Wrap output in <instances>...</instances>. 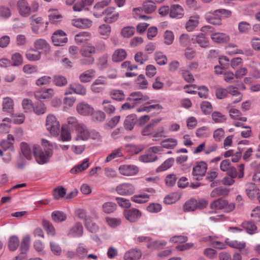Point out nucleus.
Listing matches in <instances>:
<instances>
[{
	"label": "nucleus",
	"instance_id": "nucleus-24",
	"mask_svg": "<svg viewBox=\"0 0 260 260\" xmlns=\"http://www.w3.org/2000/svg\"><path fill=\"white\" fill-rule=\"evenodd\" d=\"M199 16L198 15H194L190 17L189 20L187 21L185 25L186 30L188 31H192L198 26L199 24Z\"/></svg>",
	"mask_w": 260,
	"mask_h": 260
},
{
	"label": "nucleus",
	"instance_id": "nucleus-41",
	"mask_svg": "<svg viewBox=\"0 0 260 260\" xmlns=\"http://www.w3.org/2000/svg\"><path fill=\"white\" fill-rule=\"evenodd\" d=\"M197 209H198L197 201L195 199H190L183 206V210L186 212L193 211Z\"/></svg>",
	"mask_w": 260,
	"mask_h": 260
},
{
	"label": "nucleus",
	"instance_id": "nucleus-54",
	"mask_svg": "<svg viewBox=\"0 0 260 260\" xmlns=\"http://www.w3.org/2000/svg\"><path fill=\"white\" fill-rule=\"evenodd\" d=\"M167 244V242L165 240H157L148 243L147 247L148 248L155 249L160 248L165 246Z\"/></svg>",
	"mask_w": 260,
	"mask_h": 260
},
{
	"label": "nucleus",
	"instance_id": "nucleus-34",
	"mask_svg": "<svg viewBox=\"0 0 260 260\" xmlns=\"http://www.w3.org/2000/svg\"><path fill=\"white\" fill-rule=\"evenodd\" d=\"M109 94L111 99L117 101H123L125 98L124 92L121 90L112 89L109 91Z\"/></svg>",
	"mask_w": 260,
	"mask_h": 260
},
{
	"label": "nucleus",
	"instance_id": "nucleus-31",
	"mask_svg": "<svg viewBox=\"0 0 260 260\" xmlns=\"http://www.w3.org/2000/svg\"><path fill=\"white\" fill-rule=\"evenodd\" d=\"M178 144V141L175 138H167L163 140L160 145L162 148L166 149H174Z\"/></svg>",
	"mask_w": 260,
	"mask_h": 260
},
{
	"label": "nucleus",
	"instance_id": "nucleus-56",
	"mask_svg": "<svg viewBox=\"0 0 260 260\" xmlns=\"http://www.w3.org/2000/svg\"><path fill=\"white\" fill-rule=\"evenodd\" d=\"M60 139L63 142L69 141L71 140V133L66 126H62L61 127Z\"/></svg>",
	"mask_w": 260,
	"mask_h": 260
},
{
	"label": "nucleus",
	"instance_id": "nucleus-45",
	"mask_svg": "<svg viewBox=\"0 0 260 260\" xmlns=\"http://www.w3.org/2000/svg\"><path fill=\"white\" fill-rule=\"evenodd\" d=\"M91 119L93 121L101 122L103 121L106 118L105 114L102 111H97L91 113Z\"/></svg>",
	"mask_w": 260,
	"mask_h": 260
},
{
	"label": "nucleus",
	"instance_id": "nucleus-32",
	"mask_svg": "<svg viewBox=\"0 0 260 260\" xmlns=\"http://www.w3.org/2000/svg\"><path fill=\"white\" fill-rule=\"evenodd\" d=\"M80 52L82 56L88 57L91 54L95 53L96 49L94 46L88 43L81 47Z\"/></svg>",
	"mask_w": 260,
	"mask_h": 260
},
{
	"label": "nucleus",
	"instance_id": "nucleus-23",
	"mask_svg": "<svg viewBox=\"0 0 260 260\" xmlns=\"http://www.w3.org/2000/svg\"><path fill=\"white\" fill-rule=\"evenodd\" d=\"M54 94V90L52 88H48L45 90H40L35 93V96L37 99H47L51 98Z\"/></svg>",
	"mask_w": 260,
	"mask_h": 260
},
{
	"label": "nucleus",
	"instance_id": "nucleus-61",
	"mask_svg": "<svg viewBox=\"0 0 260 260\" xmlns=\"http://www.w3.org/2000/svg\"><path fill=\"white\" fill-rule=\"evenodd\" d=\"M115 200L118 205L122 208H128L131 206V202L128 199L121 197H116Z\"/></svg>",
	"mask_w": 260,
	"mask_h": 260
},
{
	"label": "nucleus",
	"instance_id": "nucleus-60",
	"mask_svg": "<svg viewBox=\"0 0 260 260\" xmlns=\"http://www.w3.org/2000/svg\"><path fill=\"white\" fill-rule=\"evenodd\" d=\"M62 16L56 10H53L51 12L49 15V21L51 23H57L60 20Z\"/></svg>",
	"mask_w": 260,
	"mask_h": 260
},
{
	"label": "nucleus",
	"instance_id": "nucleus-14",
	"mask_svg": "<svg viewBox=\"0 0 260 260\" xmlns=\"http://www.w3.org/2000/svg\"><path fill=\"white\" fill-rule=\"evenodd\" d=\"M76 110L77 112L83 116H87L90 115L93 111L92 108L89 104L85 102H81L79 103L76 106Z\"/></svg>",
	"mask_w": 260,
	"mask_h": 260
},
{
	"label": "nucleus",
	"instance_id": "nucleus-19",
	"mask_svg": "<svg viewBox=\"0 0 260 260\" xmlns=\"http://www.w3.org/2000/svg\"><path fill=\"white\" fill-rule=\"evenodd\" d=\"M169 14L171 18L177 19L181 18L184 15L183 9L179 5H172L170 8Z\"/></svg>",
	"mask_w": 260,
	"mask_h": 260
},
{
	"label": "nucleus",
	"instance_id": "nucleus-3",
	"mask_svg": "<svg viewBox=\"0 0 260 260\" xmlns=\"http://www.w3.org/2000/svg\"><path fill=\"white\" fill-rule=\"evenodd\" d=\"M210 208L212 209H224L225 212H230L235 209V206L233 203L229 204L227 201L220 198L212 202Z\"/></svg>",
	"mask_w": 260,
	"mask_h": 260
},
{
	"label": "nucleus",
	"instance_id": "nucleus-47",
	"mask_svg": "<svg viewBox=\"0 0 260 260\" xmlns=\"http://www.w3.org/2000/svg\"><path fill=\"white\" fill-rule=\"evenodd\" d=\"M174 162V159L172 157L166 159L159 167L156 169V172H162L171 168Z\"/></svg>",
	"mask_w": 260,
	"mask_h": 260
},
{
	"label": "nucleus",
	"instance_id": "nucleus-21",
	"mask_svg": "<svg viewBox=\"0 0 260 260\" xmlns=\"http://www.w3.org/2000/svg\"><path fill=\"white\" fill-rule=\"evenodd\" d=\"M89 161L88 158L84 159L81 164L76 165L71 169V173L76 174L85 170L89 166Z\"/></svg>",
	"mask_w": 260,
	"mask_h": 260
},
{
	"label": "nucleus",
	"instance_id": "nucleus-9",
	"mask_svg": "<svg viewBox=\"0 0 260 260\" xmlns=\"http://www.w3.org/2000/svg\"><path fill=\"white\" fill-rule=\"evenodd\" d=\"M119 171L121 175L130 176L136 175L139 172V169L134 165H124L119 167Z\"/></svg>",
	"mask_w": 260,
	"mask_h": 260
},
{
	"label": "nucleus",
	"instance_id": "nucleus-8",
	"mask_svg": "<svg viewBox=\"0 0 260 260\" xmlns=\"http://www.w3.org/2000/svg\"><path fill=\"white\" fill-rule=\"evenodd\" d=\"M52 40L55 46H62L68 40L66 33L61 30H58L54 32L52 36Z\"/></svg>",
	"mask_w": 260,
	"mask_h": 260
},
{
	"label": "nucleus",
	"instance_id": "nucleus-29",
	"mask_svg": "<svg viewBox=\"0 0 260 260\" xmlns=\"http://www.w3.org/2000/svg\"><path fill=\"white\" fill-rule=\"evenodd\" d=\"M70 89L73 91V92L77 94L84 95L86 93V88L82 85L78 83H71L69 85Z\"/></svg>",
	"mask_w": 260,
	"mask_h": 260
},
{
	"label": "nucleus",
	"instance_id": "nucleus-40",
	"mask_svg": "<svg viewBox=\"0 0 260 260\" xmlns=\"http://www.w3.org/2000/svg\"><path fill=\"white\" fill-rule=\"evenodd\" d=\"M149 196L146 193L138 194L132 197V200L138 204H143L148 201Z\"/></svg>",
	"mask_w": 260,
	"mask_h": 260
},
{
	"label": "nucleus",
	"instance_id": "nucleus-44",
	"mask_svg": "<svg viewBox=\"0 0 260 260\" xmlns=\"http://www.w3.org/2000/svg\"><path fill=\"white\" fill-rule=\"evenodd\" d=\"M116 204L111 202H106L102 206L103 211L107 214L114 212L116 209Z\"/></svg>",
	"mask_w": 260,
	"mask_h": 260
},
{
	"label": "nucleus",
	"instance_id": "nucleus-33",
	"mask_svg": "<svg viewBox=\"0 0 260 260\" xmlns=\"http://www.w3.org/2000/svg\"><path fill=\"white\" fill-rule=\"evenodd\" d=\"M126 51L123 49H118L112 55V60L114 62H120L123 60L126 57Z\"/></svg>",
	"mask_w": 260,
	"mask_h": 260
},
{
	"label": "nucleus",
	"instance_id": "nucleus-58",
	"mask_svg": "<svg viewBox=\"0 0 260 260\" xmlns=\"http://www.w3.org/2000/svg\"><path fill=\"white\" fill-rule=\"evenodd\" d=\"M136 83L139 88L142 89H146L148 86V82L145 79L144 75H140L136 80Z\"/></svg>",
	"mask_w": 260,
	"mask_h": 260
},
{
	"label": "nucleus",
	"instance_id": "nucleus-16",
	"mask_svg": "<svg viewBox=\"0 0 260 260\" xmlns=\"http://www.w3.org/2000/svg\"><path fill=\"white\" fill-rule=\"evenodd\" d=\"M142 251L137 248L131 249L124 255V260H138L142 256Z\"/></svg>",
	"mask_w": 260,
	"mask_h": 260
},
{
	"label": "nucleus",
	"instance_id": "nucleus-52",
	"mask_svg": "<svg viewBox=\"0 0 260 260\" xmlns=\"http://www.w3.org/2000/svg\"><path fill=\"white\" fill-rule=\"evenodd\" d=\"M42 223L47 233L52 236H54L55 235V230L52 224L46 220H43Z\"/></svg>",
	"mask_w": 260,
	"mask_h": 260
},
{
	"label": "nucleus",
	"instance_id": "nucleus-30",
	"mask_svg": "<svg viewBox=\"0 0 260 260\" xmlns=\"http://www.w3.org/2000/svg\"><path fill=\"white\" fill-rule=\"evenodd\" d=\"M14 102L11 98L6 97L3 99L2 106L4 111L11 114L12 113L14 109Z\"/></svg>",
	"mask_w": 260,
	"mask_h": 260
},
{
	"label": "nucleus",
	"instance_id": "nucleus-59",
	"mask_svg": "<svg viewBox=\"0 0 260 260\" xmlns=\"http://www.w3.org/2000/svg\"><path fill=\"white\" fill-rule=\"evenodd\" d=\"M10 120L9 118H5L0 124V132L2 133H8L10 128Z\"/></svg>",
	"mask_w": 260,
	"mask_h": 260
},
{
	"label": "nucleus",
	"instance_id": "nucleus-48",
	"mask_svg": "<svg viewBox=\"0 0 260 260\" xmlns=\"http://www.w3.org/2000/svg\"><path fill=\"white\" fill-rule=\"evenodd\" d=\"M90 33L88 31H82L75 36V40L78 43H81L87 41L90 37Z\"/></svg>",
	"mask_w": 260,
	"mask_h": 260
},
{
	"label": "nucleus",
	"instance_id": "nucleus-42",
	"mask_svg": "<svg viewBox=\"0 0 260 260\" xmlns=\"http://www.w3.org/2000/svg\"><path fill=\"white\" fill-rule=\"evenodd\" d=\"M104 110L108 114L111 115L114 113L115 107L111 104V102L108 100H104L103 101Z\"/></svg>",
	"mask_w": 260,
	"mask_h": 260
},
{
	"label": "nucleus",
	"instance_id": "nucleus-27",
	"mask_svg": "<svg viewBox=\"0 0 260 260\" xmlns=\"http://www.w3.org/2000/svg\"><path fill=\"white\" fill-rule=\"evenodd\" d=\"M111 0H103L101 2L97 3L93 7L94 16L99 17L102 16V12L100 11L105 7L107 6L110 3Z\"/></svg>",
	"mask_w": 260,
	"mask_h": 260
},
{
	"label": "nucleus",
	"instance_id": "nucleus-25",
	"mask_svg": "<svg viewBox=\"0 0 260 260\" xmlns=\"http://www.w3.org/2000/svg\"><path fill=\"white\" fill-rule=\"evenodd\" d=\"M246 193L248 197L250 199L255 198L259 193V188L252 183H249L246 184Z\"/></svg>",
	"mask_w": 260,
	"mask_h": 260
},
{
	"label": "nucleus",
	"instance_id": "nucleus-36",
	"mask_svg": "<svg viewBox=\"0 0 260 260\" xmlns=\"http://www.w3.org/2000/svg\"><path fill=\"white\" fill-rule=\"evenodd\" d=\"M94 75V71L92 70L86 71L79 76V80L82 83L90 82Z\"/></svg>",
	"mask_w": 260,
	"mask_h": 260
},
{
	"label": "nucleus",
	"instance_id": "nucleus-10",
	"mask_svg": "<svg viewBox=\"0 0 260 260\" xmlns=\"http://www.w3.org/2000/svg\"><path fill=\"white\" fill-rule=\"evenodd\" d=\"M17 7L20 15L23 17H27L30 14V7L26 0H18Z\"/></svg>",
	"mask_w": 260,
	"mask_h": 260
},
{
	"label": "nucleus",
	"instance_id": "nucleus-55",
	"mask_svg": "<svg viewBox=\"0 0 260 260\" xmlns=\"http://www.w3.org/2000/svg\"><path fill=\"white\" fill-rule=\"evenodd\" d=\"M229 112L231 117L235 119L239 120L241 121H246L247 120L246 117L241 116V112L236 109H231Z\"/></svg>",
	"mask_w": 260,
	"mask_h": 260
},
{
	"label": "nucleus",
	"instance_id": "nucleus-4",
	"mask_svg": "<svg viewBox=\"0 0 260 260\" xmlns=\"http://www.w3.org/2000/svg\"><path fill=\"white\" fill-rule=\"evenodd\" d=\"M75 130L77 133L75 140L86 141L90 138L89 131L85 124L77 123L75 125Z\"/></svg>",
	"mask_w": 260,
	"mask_h": 260
},
{
	"label": "nucleus",
	"instance_id": "nucleus-17",
	"mask_svg": "<svg viewBox=\"0 0 260 260\" xmlns=\"http://www.w3.org/2000/svg\"><path fill=\"white\" fill-rule=\"evenodd\" d=\"M211 38L214 42L219 44L225 43L230 40V38L228 35L219 32L212 34Z\"/></svg>",
	"mask_w": 260,
	"mask_h": 260
},
{
	"label": "nucleus",
	"instance_id": "nucleus-11",
	"mask_svg": "<svg viewBox=\"0 0 260 260\" xmlns=\"http://www.w3.org/2000/svg\"><path fill=\"white\" fill-rule=\"evenodd\" d=\"M124 215L125 218L131 222H136L141 216V212L137 209L125 210Z\"/></svg>",
	"mask_w": 260,
	"mask_h": 260
},
{
	"label": "nucleus",
	"instance_id": "nucleus-49",
	"mask_svg": "<svg viewBox=\"0 0 260 260\" xmlns=\"http://www.w3.org/2000/svg\"><path fill=\"white\" fill-rule=\"evenodd\" d=\"M30 237L29 236H25L20 245V251L22 254L26 253L29 248Z\"/></svg>",
	"mask_w": 260,
	"mask_h": 260
},
{
	"label": "nucleus",
	"instance_id": "nucleus-62",
	"mask_svg": "<svg viewBox=\"0 0 260 260\" xmlns=\"http://www.w3.org/2000/svg\"><path fill=\"white\" fill-rule=\"evenodd\" d=\"M34 112L37 115H41L45 113L46 108L42 102L36 103L33 107Z\"/></svg>",
	"mask_w": 260,
	"mask_h": 260
},
{
	"label": "nucleus",
	"instance_id": "nucleus-22",
	"mask_svg": "<svg viewBox=\"0 0 260 260\" xmlns=\"http://www.w3.org/2000/svg\"><path fill=\"white\" fill-rule=\"evenodd\" d=\"M150 102H148L145 103L144 105L137 109L138 112H145L149 113L152 110H160L162 108V106L159 104L150 105Z\"/></svg>",
	"mask_w": 260,
	"mask_h": 260
},
{
	"label": "nucleus",
	"instance_id": "nucleus-20",
	"mask_svg": "<svg viewBox=\"0 0 260 260\" xmlns=\"http://www.w3.org/2000/svg\"><path fill=\"white\" fill-rule=\"evenodd\" d=\"M191 40L193 43H197L201 47L206 48L209 46L208 40L203 33H200L197 35L193 36Z\"/></svg>",
	"mask_w": 260,
	"mask_h": 260
},
{
	"label": "nucleus",
	"instance_id": "nucleus-50",
	"mask_svg": "<svg viewBox=\"0 0 260 260\" xmlns=\"http://www.w3.org/2000/svg\"><path fill=\"white\" fill-rule=\"evenodd\" d=\"M52 219L57 222L64 221L67 218L66 215L61 211H55L52 213Z\"/></svg>",
	"mask_w": 260,
	"mask_h": 260
},
{
	"label": "nucleus",
	"instance_id": "nucleus-12",
	"mask_svg": "<svg viewBox=\"0 0 260 260\" xmlns=\"http://www.w3.org/2000/svg\"><path fill=\"white\" fill-rule=\"evenodd\" d=\"M130 101L133 102L136 105L141 104L149 99L148 96L143 95L140 91H136L131 93Z\"/></svg>",
	"mask_w": 260,
	"mask_h": 260
},
{
	"label": "nucleus",
	"instance_id": "nucleus-15",
	"mask_svg": "<svg viewBox=\"0 0 260 260\" xmlns=\"http://www.w3.org/2000/svg\"><path fill=\"white\" fill-rule=\"evenodd\" d=\"M72 24L77 28L86 29L92 25V21L87 18H77L73 19Z\"/></svg>",
	"mask_w": 260,
	"mask_h": 260
},
{
	"label": "nucleus",
	"instance_id": "nucleus-18",
	"mask_svg": "<svg viewBox=\"0 0 260 260\" xmlns=\"http://www.w3.org/2000/svg\"><path fill=\"white\" fill-rule=\"evenodd\" d=\"M206 19L208 23L213 25H219L221 24V16L216 13V10L206 14Z\"/></svg>",
	"mask_w": 260,
	"mask_h": 260
},
{
	"label": "nucleus",
	"instance_id": "nucleus-13",
	"mask_svg": "<svg viewBox=\"0 0 260 260\" xmlns=\"http://www.w3.org/2000/svg\"><path fill=\"white\" fill-rule=\"evenodd\" d=\"M83 227L81 223L77 222L69 230L68 235L70 237L79 238L83 236Z\"/></svg>",
	"mask_w": 260,
	"mask_h": 260
},
{
	"label": "nucleus",
	"instance_id": "nucleus-38",
	"mask_svg": "<svg viewBox=\"0 0 260 260\" xmlns=\"http://www.w3.org/2000/svg\"><path fill=\"white\" fill-rule=\"evenodd\" d=\"M122 156L123 153L122 152V148H118L113 150L112 152L107 156L105 162H109L114 159Z\"/></svg>",
	"mask_w": 260,
	"mask_h": 260
},
{
	"label": "nucleus",
	"instance_id": "nucleus-43",
	"mask_svg": "<svg viewBox=\"0 0 260 260\" xmlns=\"http://www.w3.org/2000/svg\"><path fill=\"white\" fill-rule=\"evenodd\" d=\"M241 225L246 230L247 233L250 235L254 234L257 230L255 224L251 221H244L242 223Z\"/></svg>",
	"mask_w": 260,
	"mask_h": 260
},
{
	"label": "nucleus",
	"instance_id": "nucleus-1",
	"mask_svg": "<svg viewBox=\"0 0 260 260\" xmlns=\"http://www.w3.org/2000/svg\"><path fill=\"white\" fill-rule=\"evenodd\" d=\"M42 149L40 146L34 145L31 148L26 143L22 142L21 144V151L24 156L28 160L32 158V151L36 160L39 165H44L49 161L53 155V148L55 144L45 139H42Z\"/></svg>",
	"mask_w": 260,
	"mask_h": 260
},
{
	"label": "nucleus",
	"instance_id": "nucleus-57",
	"mask_svg": "<svg viewBox=\"0 0 260 260\" xmlns=\"http://www.w3.org/2000/svg\"><path fill=\"white\" fill-rule=\"evenodd\" d=\"M135 30V29L133 26H125L121 29V34L124 38H130L134 34Z\"/></svg>",
	"mask_w": 260,
	"mask_h": 260
},
{
	"label": "nucleus",
	"instance_id": "nucleus-63",
	"mask_svg": "<svg viewBox=\"0 0 260 260\" xmlns=\"http://www.w3.org/2000/svg\"><path fill=\"white\" fill-rule=\"evenodd\" d=\"M212 118L216 123H222L226 120L225 116L219 112L215 111L212 114Z\"/></svg>",
	"mask_w": 260,
	"mask_h": 260
},
{
	"label": "nucleus",
	"instance_id": "nucleus-37",
	"mask_svg": "<svg viewBox=\"0 0 260 260\" xmlns=\"http://www.w3.org/2000/svg\"><path fill=\"white\" fill-rule=\"evenodd\" d=\"M143 10L147 14H150L154 12L156 9L155 3L151 1H147L143 3Z\"/></svg>",
	"mask_w": 260,
	"mask_h": 260
},
{
	"label": "nucleus",
	"instance_id": "nucleus-7",
	"mask_svg": "<svg viewBox=\"0 0 260 260\" xmlns=\"http://www.w3.org/2000/svg\"><path fill=\"white\" fill-rule=\"evenodd\" d=\"M116 191L120 195L129 196L135 192V187L132 184L123 183L116 187Z\"/></svg>",
	"mask_w": 260,
	"mask_h": 260
},
{
	"label": "nucleus",
	"instance_id": "nucleus-39",
	"mask_svg": "<svg viewBox=\"0 0 260 260\" xmlns=\"http://www.w3.org/2000/svg\"><path fill=\"white\" fill-rule=\"evenodd\" d=\"M26 57L30 61H36L40 59L41 53L36 49H30L26 51Z\"/></svg>",
	"mask_w": 260,
	"mask_h": 260
},
{
	"label": "nucleus",
	"instance_id": "nucleus-6",
	"mask_svg": "<svg viewBox=\"0 0 260 260\" xmlns=\"http://www.w3.org/2000/svg\"><path fill=\"white\" fill-rule=\"evenodd\" d=\"M225 242L231 247L239 250L243 255H247L249 253V250L248 248L246 247V244L244 241L231 240L228 238L225 240Z\"/></svg>",
	"mask_w": 260,
	"mask_h": 260
},
{
	"label": "nucleus",
	"instance_id": "nucleus-46",
	"mask_svg": "<svg viewBox=\"0 0 260 260\" xmlns=\"http://www.w3.org/2000/svg\"><path fill=\"white\" fill-rule=\"evenodd\" d=\"M19 245V240L16 236H11L8 241V247L11 251H15Z\"/></svg>",
	"mask_w": 260,
	"mask_h": 260
},
{
	"label": "nucleus",
	"instance_id": "nucleus-64",
	"mask_svg": "<svg viewBox=\"0 0 260 260\" xmlns=\"http://www.w3.org/2000/svg\"><path fill=\"white\" fill-rule=\"evenodd\" d=\"M155 60L159 65H164L167 63V58L161 52H157L155 54Z\"/></svg>",
	"mask_w": 260,
	"mask_h": 260
},
{
	"label": "nucleus",
	"instance_id": "nucleus-51",
	"mask_svg": "<svg viewBox=\"0 0 260 260\" xmlns=\"http://www.w3.org/2000/svg\"><path fill=\"white\" fill-rule=\"evenodd\" d=\"M229 192V190L225 187H217L215 188L211 193L212 197H216L220 196H226Z\"/></svg>",
	"mask_w": 260,
	"mask_h": 260
},
{
	"label": "nucleus",
	"instance_id": "nucleus-2",
	"mask_svg": "<svg viewBox=\"0 0 260 260\" xmlns=\"http://www.w3.org/2000/svg\"><path fill=\"white\" fill-rule=\"evenodd\" d=\"M45 125L47 130L51 135L56 136L59 134L60 124L57 118L53 114H49L47 116Z\"/></svg>",
	"mask_w": 260,
	"mask_h": 260
},
{
	"label": "nucleus",
	"instance_id": "nucleus-28",
	"mask_svg": "<svg viewBox=\"0 0 260 260\" xmlns=\"http://www.w3.org/2000/svg\"><path fill=\"white\" fill-rule=\"evenodd\" d=\"M137 119V116L135 114L128 115L124 122V127L127 131H132L134 128Z\"/></svg>",
	"mask_w": 260,
	"mask_h": 260
},
{
	"label": "nucleus",
	"instance_id": "nucleus-53",
	"mask_svg": "<svg viewBox=\"0 0 260 260\" xmlns=\"http://www.w3.org/2000/svg\"><path fill=\"white\" fill-rule=\"evenodd\" d=\"M84 224L86 229L91 233H94L98 230V226L92 221L90 217L85 219Z\"/></svg>",
	"mask_w": 260,
	"mask_h": 260
},
{
	"label": "nucleus",
	"instance_id": "nucleus-26",
	"mask_svg": "<svg viewBox=\"0 0 260 260\" xmlns=\"http://www.w3.org/2000/svg\"><path fill=\"white\" fill-rule=\"evenodd\" d=\"M34 46L37 50H42L44 52H48L50 50V47L47 42L44 39H39L34 43Z\"/></svg>",
	"mask_w": 260,
	"mask_h": 260
},
{
	"label": "nucleus",
	"instance_id": "nucleus-5",
	"mask_svg": "<svg viewBox=\"0 0 260 260\" xmlns=\"http://www.w3.org/2000/svg\"><path fill=\"white\" fill-rule=\"evenodd\" d=\"M208 165L205 161L198 162L192 169V175L197 180H200L201 178L205 175L207 170Z\"/></svg>",
	"mask_w": 260,
	"mask_h": 260
},
{
	"label": "nucleus",
	"instance_id": "nucleus-35",
	"mask_svg": "<svg viewBox=\"0 0 260 260\" xmlns=\"http://www.w3.org/2000/svg\"><path fill=\"white\" fill-rule=\"evenodd\" d=\"M139 159L141 162L148 163L156 161L157 159V157L156 154L148 152V150H147L146 153L141 155Z\"/></svg>",
	"mask_w": 260,
	"mask_h": 260
}]
</instances>
